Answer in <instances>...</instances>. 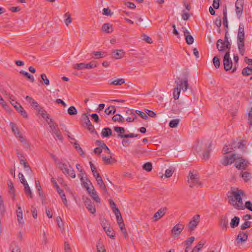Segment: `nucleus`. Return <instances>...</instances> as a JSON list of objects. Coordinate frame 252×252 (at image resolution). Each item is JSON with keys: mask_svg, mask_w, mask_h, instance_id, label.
Listing matches in <instances>:
<instances>
[{"mask_svg": "<svg viewBox=\"0 0 252 252\" xmlns=\"http://www.w3.org/2000/svg\"><path fill=\"white\" fill-rule=\"evenodd\" d=\"M47 123L49 126V127L51 129V131H56V129L59 128L58 125L55 122H54L52 119H50L49 121L47 120Z\"/></svg>", "mask_w": 252, "mask_h": 252, "instance_id": "obj_27", "label": "nucleus"}, {"mask_svg": "<svg viewBox=\"0 0 252 252\" xmlns=\"http://www.w3.org/2000/svg\"><path fill=\"white\" fill-rule=\"evenodd\" d=\"M74 68L78 70H82L86 68L85 63H76L74 65Z\"/></svg>", "mask_w": 252, "mask_h": 252, "instance_id": "obj_61", "label": "nucleus"}, {"mask_svg": "<svg viewBox=\"0 0 252 252\" xmlns=\"http://www.w3.org/2000/svg\"><path fill=\"white\" fill-rule=\"evenodd\" d=\"M238 178L248 183L252 180V174H238Z\"/></svg>", "mask_w": 252, "mask_h": 252, "instance_id": "obj_19", "label": "nucleus"}, {"mask_svg": "<svg viewBox=\"0 0 252 252\" xmlns=\"http://www.w3.org/2000/svg\"><path fill=\"white\" fill-rule=\"evenodd\" d=\"M228 30H225V37L223 42V44H225L226 49H227L226 52H229L230 53V50L231 48V42L228 40V38L227 36V33H228Z\"/></svg>", "mask_w": 252, "mask_h": 252, "instance_id": "obj_21", "label": "nucleus"}, {"mask_svg": "<svg viewBox=\"0 0 252 252\" xmlns=\"http://www.w3.org/2000/svg\"><path fill=\"white\" fill-rule=\"evenodd\" d=\"M135 113L144 120H147L148 119V117L147 116V115L143 112L139 110H136L135 111Z\"/></svg>", "mask_w": 252, "mask_h": 252, "instance_id": "obj_64", "label": "nucleus"}, {"mask_svg": "<svg viewBox=\"0 0 252 252\" xmlns=\"http://www.w3.org/2000/svg\"><path fill=\"white\" fill-rule=\"evenodd\" d=\"M110 206L114 214H118L120 212L119 209L117 207L115 203L111 199L109 200Z\"/></svg>", "mask_w": 252, "mask_h": 252, "instance_id": "obj_30", "label": "nucleus"}, {"mask_svg": "<svg viewBox=\"0 0 252 252\" xmlns=\"http://www.w3.org/2000/svg\"><path fill=\"white\" fill-rule=\"evenodd\" d=\"M223 25L224 27L226 28V30H227L228 31V21L227 19L226 7H225L223 10Z\"/></svg>", "mask_w": 252, "mask_h": 252, "instance_id": "obj_26", "label": "nucleus"}, {"mask_svg": "<svg viewBox=\"0 0 252 252\" xmlns=\"http://www.w3.org/2000/svg\"><path fill=\"white\" fill-rule=\"evenodd\" d=\"M200 221V216L199 215H194L191 220L188 224L189 230L192 231L197 227Z\"/></svg>", "mask_w": 252, "mask_h": 252, "instance_id": "obj_9", "label": "nucleus"}, {"mask_svg": "<svg viewBox=\"0 0 252 252\" xmlns=\"http://www.w3.org/2000/svg\"><path fill=\"white\" fill-rule=\"evenodd\" d=\"M115 215L116 217L117 221L118 224V225L121 230L123 232L124 236H125V237H126V230L125 229V225L120 212L118 213V214H115Z\"/></svg>", "mask_w": 252, "mask_h": 252, "instance_id": "obj_10", "label": "nucleus"}, {"mask_svg": "<svg viewBox=\"0 0 252 252\" xmlns=\"http://www.w3.org/2000/svg\"><path fill=\"white\" fill-rule=\"evenodd\" d=\"M180 122V120L179 119H175L172 120L169 123V126L170 127L175 128L176 127Z\"/></svg>", "mask_w": 252, "mask_h": 252, "instance_id": "obj_37", "label": "nucleus"}, {"mask_svg": "<svg viewBox=\"0 0 252 252\" xmlns=\"http://www.w3.org/2000/svg\"><path fill=\"white\" fill-rule=\"evenodd\" d=\"M102 14L104 15L109 16L112 15L113 13L109 8H104L103 9Z\"/></svg>", "mask_w": 252, "mask_h": 252, "instance_id": "obj_57", "label": "nucleus"}, {"mask_svg": "<svg viewBox=\"0 0 252 252\" xmlns=\"http://www.w3.org/2000/svg\"><path fill=\"white\" fill-rule=\"evenodd\" d=\"M114 130L118 133L117 135L114 134V136L118 138H126V133L125 129L124 127L120 126H115L114 127Z\"/></svg>", "mask_w": 252, "mask_h": 252, "instance_id": "obj_13", "label": "nucleus"}, {"mask_svg": "<svg viewBox=\"0 0 252 252\" xmlns=\"http://www.w3.org/2000/svg\"><path fill=\"white\" fill-rule=\"evenodd\" d=\"M189 73L188 71L183 73V79L181 80L179 77H177L175 81V84L182 89L184 92L186 91L189 87L188 77Z\"/></svg>", "mask_w": 252, "mask_h": 252, "instance_id": "obj_4", "label": "nucleus"}, {"mask_svg": "<svg viewBox=\"0 0 252 252\" xmlns=\"http://www.w3.org/2000/svg\"><path fill=\"white\" fill-rule=\"evenodd\" d=\"M81 121L85 124L89 123L90 119L86 113H83L81 116Z\"/></svg>", "mask_w": 252, "mask_h": 252, "instance_id": "obj_59", "label": "nucleus"}, {"mask_svg": "<svg viewBox=\"0 0 252 252\" xmlns=\"http://www.w3.org/2000/svg\"><path fill=\"white\" fill-rule=\"evenodd\" d=\"M228 220L226 216H221L219 221V225L222 230H226L228 227Z\"/></svg>", "mask_w": 252, "mask_h": 252, "instance_id": "obj_15", "label": "nucleus"}, {"mask_svg": "<svg viewBox=\"0 0 252 252\" xmlns=\"http://www.w3.org/2000/svg\"><path fill=\"white\" fill-rule=\"evenodd\" d=\"M102 158L103 162L105 164H112L116 162L115 159L112 157H107L103 156Z\"/></svg>", "mask_w": 252, "mask_h": 252, "instance_id": "obj_25", "label": "nucleus"}, {"mask_svg": "<svg viewBox=\"0 0 252 252\" xmlns=\"http://www.w3.org/2000/svg\"><path fill=\"white\" fill-rule=\"evenodd\" d=\"M112 134V131L110 128L105 127L102 129L101 135L103 137H108Z\"/></svg>", "mask_w": 252, "mask_h": 252, "instance_id": "obj_23", "label": "nucleus"}, {"mask_svg": "<svg viewBox=\"0 0 252 252\" xmlns=\"http://www.w3.org/2000/svg\"><path fill=\"white\" fill-rule=\"evenodd\" d=\"M14 107L16 109V110L21 114V115L25 118H28V115L27 114V112L24 109L23 107L19 105V106H17V105H14Z\"/></svg>", "mask_w": 252, "mask_h": 252, "instance_id": "obj_24", "label": "nucleus"}, {"mask_svg": "<svg viewBox=\"0 0 252 252\" xmlns=\"http://www.w3.org/2000/svg\"><path fill=\"white\" fill-rule=\"evenodd\" d=\"M240 219L238 217H234L233 219H232L230 222V226L232 228H235L238 226L239 223Z\"/></svg>", "mask_w": 252, "mask_h": 252, "instance_id": "obj_29", "label": "nucleus"}, {"mask_svg": "<svg viewBox=\"0 0 252 252\" xmlns=\"http://www.w3.org/2000/svg\"><path fill=\"white\" fill-rule=\"evenodd\" d=\"M181 92V89L177 86L174 89L173 97L175 99H178L179 97V95Z\"/></svg>", "mask_w": 252, "mask_h": 252, "instance_id": "obj_38", "label": "nucleus"}, {"mask_svg": "<svg viewBox=\"0 0 252 252\" xmlns=\"http://www.w3.org/2000/svg\"><path fill=\"white\" fill-rule=\"evenodd\" d=\"M236 9V13L237 16L239 18L241 16L243 11V7H239V6H235Z\"/></svg>", "mask_w": 252, "mask_h": 252, "instance_id": "obj_54", "label": "nucleus"}, {"mask_svg": "<svg viewBox=\"0 0 252 252\" xmlns=\"http://www.w3.org/2000/svg\"><path fill=\"white\" fill-rule=\"evenodd\" d=\"M85 205L86 206L87 208L92 214H94L95 212V208L94 206L92 205L91 202L85 201Z\"/></svg>", "mask_w": 252, "mask_h": 252, "instance_id": "obj_33", "label": "nucleus"}, {"mask_svg": "<svg viewBox=\"0 0 252 252\" xmlns=\"http://www.w3.org/2000/svg\"><path fill=\"white\" fill-rule=\"evenodd\" d=\"M204 243L201 242H199L197 245L194 247L192 251V252H198L203 247Z\"/></svg>", "mask_w": 252, "mask_h": 252, "instance_id": "obj_48", "label": "nucleus"}, {"mask_svg": "<svg viewBox=\"0 0 252 252\" xmlns=\"http://www.w3.org/2000/svg\"><path fill=\"white\" fill-rule=\"evenodd\" d=\"M202 145V141H198L195 145L193 146V148L197 152H199L201 151V146Z\"/></svg>", "mask_w": 252, "mask_h": 252, "instance_id": "obj_52", "label": "nucleus"}, {"mask_svg": "<svg viewBox=\"0 0 252 252\" xmlns=\"http://www.w3.org/2000/svg\"><path fill=\"white\" fill-rule=\"evenodd\" d=\"M229 203L235 209L238 210H244L243 197L246 196L245 192L237 188L231 187L228 192Z\"/></svg>", "mask_w": 252, "mask_h": 252, "instance_id": "obj_1", "label": "nucleus"}, {"mask_svg": "<svg viewBox=\"0 0 252 252\" xmlns=\"http://www.w3.org/2000/svg\"><path fill=\"white\" fill-rule=\"evenodd\" d=\"M97 250L98 252H106V250L104 248V246L99 241L96 245Z\"/></svg>", "mask_w": 252, "mask_h": 252, "instance_id": "obj_51", "label": "nucleus"}, {"mask_svg": "<svg viewBox=\"0 0 252 252\" xmlns=\"http://www.w3.org/2000/svg\"><path fill=\"white\" fill-rule=\"evenodd\" d=\"M102 30L107 33H110L113 31L112 26L109 23L104 24L102 27Z\"/></svg>", "mask_w": 252, "mask_h": 252, "instance_id": "obj_28", "label": "nucleus"}, {"mask_svg": "<svg viewBox=\"0 0 252 252\" xmlns=\"http://www.w3.org/2000/svg\"><path fill=\"white\" fill-rule=\"evenodd\" d=\"M245 145L246 142L244 141H241L238 142H233L228 145H225L223 148L224 154L229 153L237 148L245 150L246 149Z\"/></svg>", "mask_w": 252, "mask_h": 252, "instance_id": "obj_3", "label": "nucleus"}, {"mask_svg": "<svg viewBox=\"0 0 252 252\" xmlns=\"http://www.w3.org/2000/svg\"><path fill=\"white\" fill-rule=\"evenodd\" d=\"M243 207L244 210L247 208L250 211H252V203L250 201H246L245 204L243 203Z\"/></svg>", "mask_w": 252, "mask_h": 252, "instance_id": "obj_55", "label": "nucleus"}, {"mask_svg": "<svg viewBox=\"0 0 252 252\" xmlns=\"http://www.w3.org/2000/svg\"><path fill=\"white\" fill-rule=\"evenodd\" d=\"M217 48L219 51H227L225 44H223V42L222 39H219L217 42Z\"/></svg>", "mask_w": 252, "mask_h": 252, "instance_id": "obj_22", "label": "nucleus"}, {"mask_svg": "<svg viewBox=\"0 0 252 252\" xmlns=\"http://www.w3.org/2000/svg\"><path fill=\"white\" fill-rule=\"evenodd\" d=\"M103 228L107 235L109 236L110 238H113L114 237V232L111 228L109 227L104 226Z\"/></svg>", "mask_w": 252, "mask_h": 252, "instance_id": "obj_40", "label": "nucleus"}, {"mask_svg": "<svg viewBox=\"0 0 252 252\" xmlns=\"http://www.w3.org/2000/svg\"><path fill=\"white\" fill-rule=\"evenodd\" d=\"M112 120L114 122H124V118L120 114H116L112 117Z\"/></svg>", "mask_w": 252, "mask_h": 252, "instance_id": "obj_45", "label": "nucleus"}, {"mask_svg": "<svg viewBox=\"0 0 252 252\" xmlns=\"http://www.w3.org/2000/svg\"><path fill=\"white\" fill-rule=\"evenodd\" d=\"M18 137L19 138V140L20 141V142L24 145H25V147L26 148H29V144L27 142L26 139L22 136L21 134L19 135Z\"/></svg>", "mask_w": 252, "mask_h": 252, "instance_id": "obj_62", "label": "nucleus"}, {"mask_svg": "<svg viewBox=\"0 0 252 252\" xmlns=\"http://www.w3.org/2000/svg\"><path fill=\"white\" fill-rule=\"evenodd\" d=\"M183 226L180 224L175 225L171 230L172 234L175 237H178L180 235L183 229Z\"/></svg>", "mask_w": 252, "mask_h": 252, "instance_id": "obj_14", "label": "nucleus"}, {"mask_svg": "<svg viewBox=\"0 0 252 252\" xmlns=\"http://www.w3.org/2000/svg\"><path fill=\"white\" fill-rule=\"evenodd\" d=\"M242 73L243 75H249L252 73V68H249V67H247L244 68L242 72Z\"/></svg>", "mask_w": 252, "mask_h": 252, "instance_id": "obj_49", "label": "nucleus"}, {"mask_svg": "<svg viewBox=\"0 0 252 252\" xmlns=\"http://www.w3.org/2000/svg\"><path fill=\"white\" fill-rule=\"evenodd\" d=\"M74 146L76 151L79 153L81 156H82L84 154V152L82 150V148L80 147L79 144H78L76 142L74 143Z\"/></svg>", "mask_w": 252, "mask_h": 252, "instance_id": "obj_50", "label": "nucleus"}, {"mask_svg": "<svg viewBox=\"0 0 252 252\" xmlns=\"http://www.w3.org/2000/svg\"><path fill=\"white\" fill-rule=\"evenodd\" d=\"M213 63L216 68H218L220 66V59L216 56L214 57L213 59Z\"/></svg>", "mask_w": 252, "mask_h": 252, "instance_id": "obj_60", "label": "nucleus"}, {"mask_svg": "<svg viewBox=\"0 0 252 252\" xmlns=\"http://www.w3.org/2000/svg\"><path fill=\"white\" fill-rule=\"evenodd\" d=\"M17 220L19 223L23 224L24 223V220H23V213H20V212H17Z\"/></svg>", "mask_w": 252, "mask_h": 252, "instance_id": "obj_63", "label": "nucleus"}, {"mask_svg": "<svg viewBox=\"0 0 252 252\" xmlns=\"http://www.w3.org/2000/svg\"><path fill=\"white\" fill-rule=\"evenodd\" d=\"M20 73L24 75L28 78L31 82L33 83L34 81V78L33 75H31L29 73L24 70H22Z\"/></svg>", "mask_w": 252, "mask_h": 252, "instance_id": "obj_32", "label": "nucleus"}, {"mask_svg": "<svg viewBox=\"0 0 252 252\" xmlns=\"http://www.w3.org/2000/svg\"><path fill=\"white\" fill-rule=\"evenodd\" d=\"M152 164L151 162H147L143 165V168L147 172H150L152 170Z\"/></svg>", "mask_w": 252, "mask_h": 252, "instance_id": "obj_44", "label": "nucleus"}, {"mask_svg": "<svg viewBox=\"0 0 252 252\" xmlns=\"http://www.w3.org/2000/svg\"><path fill=\"white\" fill-rule=\"evenodd\" d=\"M5 212V208L3 203V200L2 196L0 194V213L3 215Z\"/></svg>", "mask_w": 252, "mask_h": 252, "instance_id": "obj_39", "label": "nucleus"}, {"mask_svg": "<svg viewBox=\"0 0 252 252\" xmlns=\"http://www.w3.org/2000/svg\"><path fill=\"white\" fill-rule=\"evenodd\" d=\"M245 31L244 25L243 23H240L237 34V45L240 54L241 56L244 55L245 50L244 48Z\"/></svg>", "mask_w": 252, "mask_h": 252, "instance_id": "obj_2", "label": "nucleus"}, {"mask_svg": "<svg viewBox=\"0 0 252 252\" xmlns=\"http://www.w3.org/2000/svg\"><path fill=\"white\" fill-rule=\"evenodd\" d=\"M68 114L70 115H74L77 114V110L74 106H70L67 110Z\"/></svg>", "mask_w": 252, "mask_h": 252, "instance_id": "obj_46", "label": "nucleus"}, {"mask_svg": "<svg viewBox=\"0 0 252 252\" xmlns=\"http://www.w3.org/2000/svg\"><path fill=\"white\" fill-rule=\"evenodd\" d=\"M24 186L25 187V191L26 194L28 195L30 197V198H32V193L28 183H26V184H24Z\"/></svg>", "mask_w": 252, "mask_h": 252, "instance_id": "obj_42", "label": "nucleus"}, {"mask_svg": "<svg viewBox=\"0 0 252 252\" xmlns=\"http://www.w3.org/2000/svg\"><path fill=\"white\" fill-rule=\"evenodd\" d=\"M92 54L94 55V56L93 57L94 59L103 58L105 56V54L104 52H94Z\"/></svg>", "mask_w": 252, "mask_h": 252, "instance_id": "obj_41", "label": "nucleus"}, {"mask_svg": "<svg viewBox=\"0 0 252 252\" xmlns=\"http://www.w3.org/2000/svg\"><path fill=\"white\" fill-rule=\"evenodd\" d=\"M250 164L248 160L243 158L240 155H239L235 162L234 166L240 170H246Z\"/></svg>", "mask_w": 252, "mask_h": 252, "instance_id": "obj_5", "label": "nucleus"}, {"mask_svg": "<svg viewBox=\"0 0 252 252\" xmlns=\"http://www.w3.org/2000/svg\"><path fill=\"white\" fill-rule=\"evenodd\" d=\"M56 189H57V192L60 195L61 198L63 203L65 205H67V200L66 198V196L64 193V191L62 189H61L58 185H56Z\"/></svg>", "mask_w": 252, "mask_h": 252, "instance_id": "obj_18", "label": "nucleus"}, {"mask_svg": "<svg viewBox=\"0 0 252 252\" xmlns=\"http://www.w3.org/2000/svg\"><path fill=\"white\" fill-rule=\"evenodd\" d=\"M230 53L226 52L223 58L224 68L226 71H228L232 68V62L230 58Z\"/></svg>", "mask_w": 252, "mask_h": 252, "instance_id": "obj_8", "label": "nucleus"}, {"mask_svg": "<svg viewBox=\"0 0 252 252\" xmlns=\"http://www.w3.org/2000/svg\"><path fill=\"white\" fill-rule=\"evenodd\" d=\"M94 175L95 177L97 184L99 186L100 188L103 190H105V185L104 184L102 179V177L100 176V174H96V175L95 174H94Z\"/></svg>", "mask_w": 252, "mask_h": 252, "instance_id": "obj_20", "label": "nucleus"}, {"mask_svg": "<svg viewBox=\"0 0 252 252\" xmlns=\"http://www.w3.org/2000/svg\"><path fill=\"white\" fill-rule=\"evenodd\" d=\"M116 111V109L114 106H110L105 109V113L107 115H109L111 113L114 114Z\"/></svg>", "mask_w": 252, "mask_h": 252, "instance_id": "obj_43", "label": "nucleus"}, {"mask_svg": "<svg viewBox=\"0 0 252 252\" xmlns=\"http://www.w3.org/2000/svg\"><path fill=\"white\" fill-rule=\"evenodd\" d=\"M238 156L235 154H232L229 156H224L221 160V163L224 166H226L231 164L233 162L235 163Z\"/></svg>", "mask_w": 252, "mask_h": 252, "instance_id": "obj_6", "label": "nucleus"}, {"mask_svg": "<svg viewBox=\"0 0 252 252\" xmlns=\"http://www.w3.org/2000/svg\"><path fill=\"white\" fill-rule=\"evenodd\" d=\"M7 184L8 185V187L9 189V193L11 194H12V198H14L15 196V194L14 193V187L13 186L12 182L11 180H9L7 182Z\"/></svg>", "mask_w": 252, "mask_h": 252, "instance_id": "obj_34", "label": "nucleus"}, {"mask_svg": "<svg viewBox=\"0 0 252 252\" xmlns=\"http://www.w3.org/2000/svg\"><path fill=\"white\" fill-rule=\"evenodd\" d=\"M114 57L116 59H120L124 55L125 53L121 50H117L114 51Z\"/></svg>", "mask_w": 252, "mask_h": 252, "instance_id": "obj_35", "label": "nucleus"}, {"mask_svg": "<svg viewBox=\"0 0 252 252\" xmlns=\"http://www.w3.org/2000/svg\"><path fill=\"white\" fill-rule=\"evenodd\" d=\"M90 194L94 201H95L96 202H100V199L94 190Z\"/></svg>", "mask_w": 252, "mask_h": 252, "instance_id": "obj_56", "label": "nucleus"}, {"mask_svg": "<svg viewBox=\"0 0 252 252\" xmlns=\"http://www.w3.org/2000/svg\"><path fill=\"white\" fill-rule=\"evenodd\" d=\"M10 126L11 128V130L12 132L14 133L15 136L16 137H18V136L20 135L21 134L19 132V129L16 126V125L13 123L11 122L10 123Z\"/></svg>", "mask_w": 252, "mask_h": 252, "instance_id": "obj_31", "label": "nucleus"}, {"mask_svg": "<svg viewBox=\"0 0 252 252\" xmlns=\"http://www.w3.org/2000/svg\"><path fill=\"white\" fill-rule=\"evenodd\" d=\"M57 165L63 173H70V172L73 171L72 167L68 162L63 163L62 162H60L58 163Z\"/></svg>", "mask_w": 252, "mask_h": 252, "instance_id": "obj_11", "label": "nucleus"}, {"mask_svg": "<svg viewBox=\"0 0 252 252\" xmlns=\"http://www.w3.org/2000/svg\"><path fill=\"white\" fill-rule=\"evenodd\" d=\"M20 163L21 165L24 166V167L26 169V171L28 172L30 170L28 163L24 159H21Z\"/></svg>", "mask_w": 252, "mask_h": 252, "instance_id": "obj_53", "label": "nucleus"}, {"mask_svg": "<svg viewBox=\"0 0 252 252\" xmlns=\"http://www.w3.org/2000/svg\"><path fill=\"white\" fill-rule=\"evenodd\" d=\"M248 239V235L246 232H240L236 238L238 243H244Z\"/></svg>", "mask_w": 252, "mask_h": 252, "instance_id": "obj_17", "label": "nucleus"}, {"mask_svg": "<svg viewBox=\"0 0 252 252\" xmlns=\"http://www.w3.org/2000/svg\"><path fill=\"white\" fill-rule=\"evenodd\" d=\"M64 18L65 19L64 20V23L66 26H68L69 23L71 22V18L70 14L68 12H66L65 13Z\"/></svg>", "mask_w": 252, "mask_h": 252, "instance_id": "obj_47", "label": "nucleus"}, {"mask_svg": "<svg viewBox=\"0 0 252 252\" xmlns=\"http://www.w3.org/2000/svg\"><path fill=\"white\" fill-rule=\"evenodd\" d=\"M81 181L82 182L83 186L87 189V188L90 187L92 185V183L90 181H88L87 179H84L83 176L81 177Z\"/></svg>", "mask_w": 252, "mask_h": 252, "instance_id": "obj_36", "label": "nucleus"}, {"mask_svg": "<svg viewBox=\"0 0 252 252\" xmlns=\"http://www.w3.org/2000/svg\"><path fill=\"white\" fill-rule=\"evenodd\" d=\"M194 239L195 238L194 237H190L185 241V245L188 247V248L191 246L194 241Z\"/></svg>", "mask_w": 252, "mask_h": 252, "instance_id": "obj_58", "label": "nucleus"}, {"mask_svg": "<svg viewBox=\"0 0 252 252\" xmlns=\"http://www.w3.org/2000/svg\"><path fill=\"white\" fill-rule=\"evenodd\" d=\"M167 208L166 207L159 209L154 215L153 219L155 221H157L161 218L165 214Z\"/></svg>", "mask_w": 252, "mask_h": 252, "instance_id": "obj_12", "label": "nucleus"}, {"mask_svg": "<svg viewBox=\"0 0 252 252\" xmlns=\"http://www.w3.org/2000/svg\"><path fill=\"white\" fill-rule=\"evenodd\" d=\"M187 182L189 187H193L199 183L198 174H189L187 177Z\"/></svg>", "mask_w": 252, "mask_h": 252, "instance_id": "obj_7", "label": "nucleus"}, {"mask_svg": "<svg viewBox=\"0 0 252 252\" xmlns=\"http://www.w3.org/2000/svg\"><path fill=\"white\" fill-rule=\"evenodd\" d=\"M96 145L100 147L102 150H103L107 154H111V151L107 145L102 140H96L95 142Z\"/></svg>", "mask_w": 252, "mask_h": 252, "instance_id": "obj_16", "label": "nucleus"}]
</instances>
